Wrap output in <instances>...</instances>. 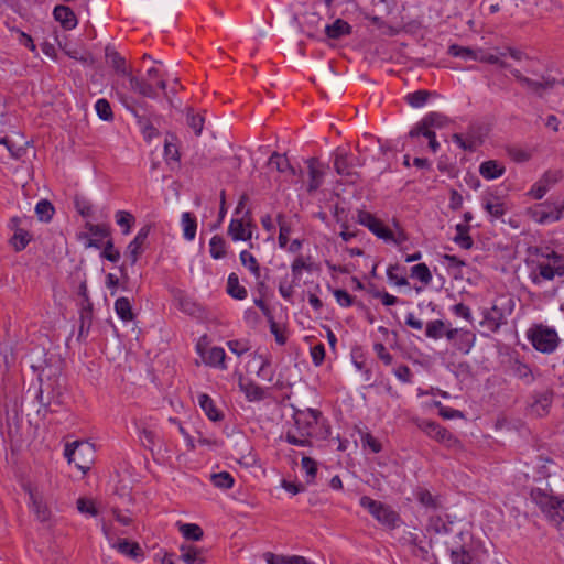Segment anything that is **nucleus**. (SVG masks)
<instances>
[{"label":"nucleus","instance_id":"nucleus-3","mask_svg":"<svg viewBox=\"0 0 564 564\" xmlns=\"http://www.w3.org/2000/svg\"><path fill=\"white\" fill-rule=\"evenodd\" d=\"M555 276H564V256L555 251L541 253L533 262L530 279L534 284L552 281Z\"/></svg>","mask_w":564,"mask_h":564},{"label":"nucleus","instance_id":"nucleus-42","mask_svg":"<svg viewBox=\"0 0 564 564\" xmlns=\"http://www.w3.org/2000/svg\"><path fill=\"white\" fill-rule=\"evenodd\" d=\"M448 52L451 55L463 58L465 61H478L479 50L475 51L469 47H464L454 44L449 46Z\"/></svg>","mask_w":564,"mask_h":564},{"label":"nucleus","instance_id":"nucleus-56","mask_svg":"<svg viewBox=\"0 0 564 564\" xmlns=\"http://www.w3.org/2000/svg\"><path fill=\"white\" fill-rule=\"evenodd\" d=\"M279 228H280L279 245H280L281 248H285L288 246V242H289V237H290V234H291V228L284 221V219L282 217H279Z\"/></svg>","mask_w":564,"mask_h":564},{"label":"nucleus","instance_id":"nucleus-15","mask_svg":"<svg viewBox=\"0 0 564 564\" xmlns=\"http://www.w3.org/2000/svg\"><path fill=\"white\" fill-rule=\"evenodd\" d=\"M446 338L460 351L467 354L476 341V335L468 329L451 328L446 332Z\"/></svg>","mask_w":564,"mask_h":564},{"label":"nucleus","instance_id":"nucleus-59","mask_svg":"<svg viewBox=\"0 0 564 564\" xmlns=\"http://www.w3.org/2000/svg\"><path fill=\"white\" fill-rule=\"evenodd\" d=\"M292 273L295 280H300L302 276V272L304 270H310V264L304 260V258H296L291 265Z\"/></svg>","mask_w":564,"mask_h":564},{"label":"nucleus","instance_id":"nucleus-7","mask_svg":"<svg viewBox=\"0 0 564 564\" xmlns=\"http://www.w3.org/2000/svg\"><path fill=\"white\" fill-rule=\"evenodd\" d=\"M459 538L462 545H457L451 550V560L453 564H475L482 561L481 555L486 554V550H480V543L474 542L471 535L460 532Z\"/></svg>","mask_w":564,"mask_h":564},{"label":"nucleus","instance_id":"nucleus-22","mask_svg":"<svg viewBox=\"0 0 564 564\" xmlns=\"http://www.w3.org/2000/svg\"><path fill=\"white\" fill-rule=\"evenodd\" d=\"M502 324H505V314L496 304L482 311L481 325L488 330L497 332Z\"/></svg>","mask_w":564,"mask_h":564},{"label":"nucleus","instance_id":"nucleus-9","mask_svg":"<svg viewBox=\"0 0 564 564\" xmlns=\"http://www.w3.org/2000/svg\"><path fill=\"white\" fill-rule=\"evenodd\" d=\"M529 216L538 224L546 225L558 221L564 216V199H549L529 208Z\"/></svg>","mask_w":564,"mask_h":564},{"label":"nucleus","instance_id":"nucleus-51","mask_svg":"<svg viewBox=\"0 0 564 564\" xmlns=\"http://www.w3.org/2000/svg\"><path fill=\"white\" fill-rule=\"evenodd\" d=\"M116 221L117 224L123 228V234L127 235L130 232L131 226L134 221L133 216L124 210H118L116 213Z\"/></svg>","mask_w":564,"mask_h":564},{"label":"nucleus","instance_id":"nucleus-33","mask_svg":"<svg viewBox=\"0 0 564 564\" xmlns=\"http://www.w3.org/2000/svg\"><path fill=\"white\" fill-rule=\"evenodd\" d=\"M351 26L344 20L337 19L334 23L325 26V33L329 39H340L350 34Z\"/></svg>","mask_w":564,"mask_h":564},{"label":"nucleus","instance_id":"nucleus-46","mask_svg":"<svg viewBox=\"0 0 564 564\" xmlns=\"http://www.w3.org/2000/svg\"><path fill=\"white\" fill-rule=\"evenodd\" d=\"M210 480L215 487L220 489H229L234 486L235 482L234 477L227 471L213 474L210 476Z\"/></svg>","mask_w":564,"mask_h":564},{"label":"nucleus","instance_id":"nucleus-58","mask_svg":"<svg viewBox=\"0 0 564 564\" xmlns=\"http://www.w3.org/2000/svg\"><path fill=\"white\" fill-rule=\"evenodd\" d=\"M399 268L397 265H390L387 269V276L390 282H393L398 286L408 285V280L403 275L398 274Z\"/></svg>","mask_w":564,"mask_h":564},{"label":"nucleus","instance_id":"nucleus-21","mask_svg":"<svg viewBox=\"0 0 564 564\" xmlns=\"http://www.w3.org/2000/svg\"><path fill=\"white\" fill-rule=\"evenodd\" d=\"M150 227L144 226L142 227L134 239L128 245L126 256L130 260L131 264H134L140 254L143 251V245L149 236Z\"/></svg>","mask_w":564,"mask_h":564},{"label":"nucleus","instance_id":"nucleus-28","mask_svg":"<svg viewBox=\"0 0 564 564\" xmlns=\"http://www.w3.org/2000/svg\"><path fill=\"white\" fill-rule=\"evenodd\" d=\"M106 62L111 66L118 74L128 76L130 78L131 72L129 70L126 59L111 47H106Z\"/></svg>","mask_w":564,"mask_h":564},{"label":"nucleus","instance_id":"nucleus-61","mask_svg":"<svg viewBox=\"0 0 564 564\" xmlns=\"http://www.w3.org/2000/svg\"><path fill=\"white\" fill-rule=\"evenodd\" d=\"M311 357L315 366H321L325 358V347L323 344H316L311 347Z\"/></svg>","mask_w":564,"mask_h":564},{"label":"nucleus","instance_id":"nucleus-52","mask_svg":"<svg viewBox=\"0 0 564 564\" xmlns=\"http://www.w3.org/2000/svg\"><path fill=\"white\" fill-rule=\"evenodd\" d=\"M429 530L437 534H446L451 531V525L446 523L441 517H431L429 522Z\"/></svg>","mask_w":564,"mask_h":564},{"label":"nucleus","instance_id":"nucleus-41","mask_svg":"<svg viewBox=\"0 0 564 564\" xmlns=\"http://www.w3.org/2000/svg\"><path fill=\"white\" fill-rule=\"evenodd\" d=\"M447 330L443 321L435 319L426 324L425 335L432 339H440L444 335L446 336Z\"/></svg>","mask_w":564,"mask_h":564},{"label":"nucleus","instance_id":"nucleus-43","mask_svg":"<svg viewBox=\"0 0 564 564\" xmlns=\"http://www.w3.org/2000/svg\"><path fill=\"white\" fill-rule=\"evenodd\" d=\"M253 360L258 361L259 364L257 376L262 380L271 381L273 378V373L269 369L270 360L263 355H254Z\"/></svg>","mask_w":564,"mask_h":564},{"label":"nucleus","instance_id":"nucleus-25","mask_svg":"<svg viewBox=\"0 0 564 564\" xmlns=\"http://www.w3.org/2000/svg\"><path fill=\"white\" fill-rule=\"evenodd\" d=\"M334 166L336 172L343 176H352V167L355 166L354 158L344 149H337L334 158Z\"/></svg>","mask_w":564,"mask_h":564},{"label":"nucleus","instance_id":"nucleus-6","mask_svg":"<svg viewBox=\"0 0 564 564\" xmlns=\"http://www.w3.org/2000/svg\"><path fill=\"white\" fill-rule=\"evenodd\" d=\"M531 499L553 525L564 528V499L549 496L541 489H533Z\"/></svg>","mask_w":564,"mask_h":564},{"label":"nucleus","instance_id":"nucleus-8","mask_svg":"<svg viewBox=\"0 0 564 564\" xmlns=\"http://www.w3.org/2000/svg\"><path fill=\"white\" fill-rule=\"evenodd\" d=\"M94 446L88 442L75 441L66 444L64 455L69 464L86 473L94 462Z\"/></svg>","mask_w":564,"mask_h":564},{"label":"nucleus","instance_id":"nucleus-5","mask_svg":"<svg viewBox=\"0 0 564 564\" xmlns=\"http://www.w3.org/2000/svg\"><path fill=\"white\" fill-rule=\"evenodd\" d=\"M527 338L534 349L543 354L554 352L561 343L556 329L542 323L532 324L527 330Z\"/></svg>","mask_w":564,"mask_h":564},{"label":"nucleus","instance_id":"nucleus-54","mask_svg":"<svg viewBox=\"0 0 564 564\" xmlns=\"http://www.w3.org/2000/svg\"><path fill=\"white\" fill-rule=\"evenodd\" d=\"M228 349L237 355L242 356L245 352L249 351L251 346L248 340L241 339V340H229L227 343Z\"/></svg>","mask_w":564,"mask_h":564},{"label":"nucleus","instance_id":"nucleus-18","mask_svg":"<svg viewBox=\"0 0 564 564\" xmlns=\"http://www.w3.org/2000/svg\"><path fill=\"white\" fill-rule=\"evenodd\" d=\"M561 178L562 173L560 171H547L538 182L533 184L529 194L534 199H541Z\"/></svg>","mask_w":564,"mask_h":564},{"label":"nucleus","instance_id":"nucleus-36","mask_svg":"<svg viewBox=\"0 0 564 564\" xmlns=\"http://www.w3.org/2000/svg\"><path fill=\"white\" fill-rule=\"evenodd\" d=\"M181 225L183 230V237L187 241L194 240L197 230V223L195 217L188 212L183 213L181 217Z\"/></svg>","mask_w":564,"mask_h":564},{"label":"nucleus","instance_id":"nucleus-27","mask_svg":"<svg viewBox=\"0 0 564 564\" xmlns=\"http://www.w3.org/2000/svg\"><path fill=\"white\" fill-rule=\"evenodd\" d=\"M505 172V164L496 160L485 161L479 166L480 175L488 181L499 178L500 176L503 175Z\"/></svg>","mask_w":564,"mask_h":564},{"label":"nucleus","instance_id":"nucleus-55","mask_svg":"<svg viewBox=\"0 0 564 564\" xmlns=\"http://www.w3.org/2000/svg\"><path fill=\"white\" fill-rule=\"evenodd\" d=\"M77 509L80 513H85L91 517H95L98 513L94 501L86 498H79L77 500Z\"/></svg>","mask_w":564,"mask_h":564},{"label":"nucleus","instance_id":"nucleus-49","mask_svg":"<svg viewBox=\"0 0 564 564\" xmlns=\"http://www.w3.org/2000/svg\"><path fill=\"white\" fill-rule=\"evenodd\" d=\"M302 468L305 471V477L307 482H313L316 473H317V464L311 457L304 456L301 462Z\"/></svg>","mask_w":564,"mask_h":564},{"label":"nucleus","instance_id":"nucleus-38","mask_svg":"<svg viewBox=\"0 0 564 564\" xmlns=\"http://www.w3.org/2000/svg\"><path fill=\"white\" fill-rule=\"evenodd\" d=\"M241 391L249 401H260L264 398L265 391L253 382H240Z\"/></svg>","mask_w":564,"mask_h":564},{"label":"nucleus","instance_id":"nucleus-34","mask_svg":"<svg viewBox=\"0 0 564 564\" xmlns=\"http://www.w3.org/2000/svg\"><path fill=\"white\" fill-rule=\"evenodd\" d=\"M227 292L236 300H245L248 292L245 286L239 282V278L236 273H230L227 279Z\"/></svg>","mask_w":564,"mask_h":564},{"label":"nucleus","instance_id":"nucleus-37","mask_svg":"<svg viewBox=\"0 0 564 564\" xmlns=\"http://www.w3.org/2000/svg\"><path fill=\"white\" fill-rule=\"evenodd\" d=\"M241 264L250 271L257 281L261 278V270L257 259L247 250H242L239 254Z\"/></svg>","mask_w":564,"mask_h":564},{"label":"nucleus","instance_id":"nucleus-64","mask_svg":"<svg viewBox=\"0 0 564 564\" xmlns=\"http://www.w3.org/2000/svg\"><path fill=\"white\" fill-rule=\"evenodd\" d=\"M333 294L340 306L349 307L352 304V296L347 291L335 290Z\"/></svg>","mask_w":564,"mask_h":564},{"label":"nucleus","instance_id":"nucleus-24","mask_svg":"<svg viewBox=\"0 0 564 564\" xmlns=\"http://www.w3.org/2000/svg\"><path fill=\"white\" fill-rule=\"evenodd\" d=\"M29 497L31 510L35 513L36 518L44 522L50 519L51 512L43 498V495L36 489H29Z\"/></svg>","mask_w":564,"mask_h":564},{"label":"nucleus","instance_id":"nucleus-29","mask_svg":"<svg viewBox=\"0 0 564 564\" xmlns=\"http://www.w3.org/2000/svg\"><path fill=\"white\" fill-rule=\"evenodd\" d=\"M53 15L66 30H72L77 25L75 13L66 6H56L53 11Z\"/></svg>","mask_w":564,"mask_h":564},{"label":"nucleus","instance_id":"nucleus-31","mask_svg":"<svg viewBox=\"0 0 564 564\" xmlns=\"http://www.w3.org/2000/svg\"><path fill=\"white\" fill-rule=\"evenodd\" d=\"M12 227L15 228L14 235L11 238V245L15 251L23 250L31 240L30 234L21 228H18L19 219H11Z\"/></svg>","mask_w":564,"mask_h":564},{"label":"nucleus","instance_id":"nucleus-50","mask_svg":"<svg viewBox=\"0 0 564 564\" xmlns=\"http://www.w3.org/2000/svg\"><path fill=\"white\" fill-rule=\"evenodd\" d=\"M95 109H96L98 117L105 121H109L113 117L110 104L108 102V100H106L104 98L98 99L96 101Z\"/></svg>","mask_w":564,"mask_h":564},{"label":"nucleus","instance_id":"nucleus-1","mask_svg":"<svg viewBox=\"0 0 564 564\" xmlns=\"http://www.w3.org/2000/svg\"><path fill=\"white\" fill-rule=\"evenodd\" d=\"M329 430L321 412L306 409L294 414V427L286 432L285 440L295 446L311 445L312 437L326 438Z\"/></svg>","mask_w":564,"mask_h":564},{"label":"nucleus","instance_id":"nucleus-45","mask_svg":"<svg viewBox=\"0 0 564 564\" xmlns=\"http://www.w3.org/2000/svg\"><path fill=\"white\" fill-rule=\"evenodd\" d=\"M551 403H552L551 394H549L546 392L542 393L536 397L535 401L532 404V410L536 415L542 416L549 411Z\"/></svg>","mask_w":564,"mask_h":564},{"label":"nucleus","instance_id":"nucleus-40","mask_svg":"<svg viewBox=\"0 0 564 564\" xmlns=\"http://www.w3.org/2000/svg\"><path fill=\"white\" fill-rule=\"evenodd\" d=\"M115 311L122 321H132V306L128 297H119L115 302Z\"/></svg>","mask_w":564,"mask_h":564},{"label":"nucleus","instance_id":"nucleus-44","mask_svg":"<svg viewBox=\"0 0 564 564\" xmlns=\"http://www.w3.org/2000/svg\"><path fill=\"white\" fill-rule=\"evenodd\" d=\"M411 276L419 280L424 285H427L432 281V274L425 263H419L411 268Z\"/></svg>","mask_w":564,"mask_h":564},{"label":"nucleus","instance_id":"nucleus-60","mask_svg":"<svg viewBox=\"0 0 564 564\" xmlns=\"http://www.w3.org/2000/svg\"><path fill=\"white\" fill-rule=\"evenodd\" d=\"M267 564H291L292 555H281L267 552L263 554Z\"/></svg>","mask_w":564,"mask_h":564},{"label":"nucleus","instance_id":"nucleus-39","mask_svg":"<svg viewBox=\"0 0 564 564\" xmlns=\"http://www.w3.org/2000/svg\"><path fill=\"white\" fill-rule=\"evenodd\" d=\"M209 253L210 256L218 260L223 259L227 254V245L223 237L220 236H213L209 241Z\"/></svg>","mask_w":564,"mask_h":564},{"label":"nucleus","instance_id":"nucleus-53","mask_svg":"<svg viewBox=\"0 0 564 564\" xmlns=\"http://www.w3.org/2000/svg\"><path fill=\"white\" fill-rule=\"evenodd\" d=\"M101 257L113 263L120 260V252L115 248L111 239H108L104 245Z\"/></svg>","mask_w":564,"mask_h":564},{"label":"nucleus","instance_id":"nucleus-16","mask_svg":"<svg viewBox=\"0 0 564 564\" xmlns=\"http://www.w3.org/2000/svg\"><path fill=\"white\" fill-rule=\"evenodd\" d=\"M357 220L360 225L367 227L378 238L384 240L390 238V229L369 212L361 210L358 213Z\"/></svg>","mask_w":564,"mask_h":564},{"label":"nucleus","instance_id":"nucleus-62","mask_svg":"<svg viewBox=\"0 0 564 564\" xmlns=\"http://www.w3.org/2000/svg\"><path fill=\"white\" fill-rule=\"evenodd\" d=\"M394 376L404 383H410L412 381V372L410 368L405 365H400L393 369Z\"/></svg>","mask_w":564,"mask_h":564},{"label":"nucleus","instance_id":"nucleus-35","mask_svg":"<svg viewBox=\"0 0 564 564\" xmlns=\"http://www.w3.org/2000/svg\"><path fill=\"white\" fill-rule=\"evenodd\" d=\"M176 527L180 533L186 539L191 541H200L203 539L204 532L198 524L195 523H183L178 521Z\"/></svg>","mask_w":564,"mask_h":564},{"label":"nucleus","instance_id":"nucleus-30","mask_svg":"<svg viewBox=\"0 0 564 564\" xmlns=\"http://www.w3.org/2000/svg\"><path fill=\"white\" fill-rule=\"evenodd\" d=\"M307 167L310 176L308 191L313 192L321 186L324 172L322 164L316 159H310L307 161Z\"/></svg>","mask_w":564,"mask_h":564},{"label":"nucleus","instance_id":"nucleus-4","mask_svg":"<svg viewBox=\"0 0 564 564\" xmlns=\"http://www.w3.org/2000/svg\"><path fill=\"white\" fill-rule=\"evenodd\" d=\"M445 118L438 113L432 112L425 116L419 123H416L408 134V142L415 145H421V138L429 141V148L433 153L440 149V143L436 140V134L432 128H441Z\"/></svg>","mask_w":564,"mask_h":564},{"label":"nucleus","instance_id":"nucleus-32","mask_svg":"<svg viewBox=\"0 0 564 564\" xmlns=\"http://www.w3.org/2000/svg\"><path fill=\"white\" fill-rule=\"evenodd\" d=\"M197 401H198L199 406L202 408V410L205 412V414L207 415V417L210 421L217 422V421L221 420L223 415L217 410L214 401L212 400V398L209 395H207L205 393H200L197 397Z\"/></svg>","mask_w":564,"mask_h":564},{"label":"nucleus","instance_id":"nucleus-10","mask_svg":"<svg viewBox=\"0 0 564 564\" xmlns=\"http://www.w3.org/2000/svg\"><path fill=\"white\" fill-rule=\"evenodd\" d=\"M130 87L133 91L149 98H155L158 93L156 88L164 90L166 83L164 77L160 74L156 67H151L147 72L145 79H139L130 76Z\"/></svg>","mask_w":564,"mask_h":564},{"label":"nucleus","instance_id":"nucleus-19","mask_svg":"<svg viewBox=\"0 0 564 564\" xmlns=\"http://www.w3.org/2000/svg\"><path fill=\"white\" fill-rule=\"evenodd\" d=\"M180 558L185 564H205L208 550L193 544L183 543L180 545Z\"/></svg>","mask_w":564,"mask_h":564},{"label":"nucleus","instance_id":"nucleus-14","mask_svg":"<svg viewBox=\"0 0 564 564\" xmlns=\"http://www.w3.org/2000/svg\"><path fill=\"white\" fill-rule=\"evenodd\" d=\"M228 235L234 241H247L252 237V224L249 216L246 214L242 217L232 218L229 227Z\"/></svg>","mask_w":564,"mask_h":564},{"label":"nucleus","instance_id":"nucleus-63","mask_svg":"<svg viewBox=\"0 0 564 564\" xmlns=\"http://www.w3.org/2000/svg\"><path fill=\"white\" fill-rule=\"evenodd\" d=\"M373 350L377 354L378 358L383 361L386 365H391L393 357L392 355L387 350L383 344L377 343L373 345Z\"/></svg>","mask_w":564,"mask_h":564},{"label":"nucleus","instance_id":"nucleus-48","mask_svg":"<svg viewBox=\"0 0 564 564\" xmlns=\"http://www.w3.org/2000/svg\"><path fill=\"white\" fill-rule=\"evenodd\" d=\"M429 91L426 90H417L411 94H408L405 100L413 108L423 107L429 98Z\"/></svg>","mask_w":564,"mask_h":564},{"label":"nucleus","instance_id":"nucleus-2","mask_svg":"<svg viewBox=\"0 0 564 564\" xmlns=\"http://www.w3.org/2000/svg\"><path fill=\"white\" fill-rule=\"evenodd\" d=\"M478 62L497 65L503 69H510L512 76L517 79V82H519V84L522 87L527 88L528 90L539 96H542L545 91L550 89H554L556 85L560 84L554 78L549 77L543 78L542 80H533L522 75L520 70L511 69L509 64L505 62L503 56H501V52L490 53L479 50Z\"/></svg>","mask_w":564,"mask_h":564},{"label":"nucleus","instance_id":"nucleus-23","mask_svg":"<svg viewBox=\"0 0 564 564\" xmlns=\"http://www.w3.org/2000/svg\"><path fill=\"white\" fill-rule=\"evenodd\" d=\"M268 166L271 171H278L285 181H292L295 176V170L290 165L285 155L273 153L269 159Z\"/></svg>","mask_w":564,"mask_h":564},{"label":"nucleus","instance_id":"nucleus-17","mask_svg":"<svg viewBox=\"0 0 564 564\" xmlns=\"http://www.w3.org/2000/svg\"><path fill=\"white\" fill-rule=\"evenodd\" d=\"M419 427L430 437L440 443L446 444L447 446H452L456 443L454 436L436 422L424 420L419 423Z\"/></svg>","mask_w":564,"mask_h":564},{"label":"nucleus","instance_id":"nucleus-47","mask_svg":"<svg viewBox=\"0 0 564 564\" xmlns=\"http://www.w3.org/2000/svg\"><path fill=\"white\" fill-rule=\"evenodd\" d=\"M35 213L40 220L48 221L53 217L54 207L48 200H40L35 206Z\"/></svg>","mask_w":564,"mask_h":564},{"label":"nucleus","instance_id":"nucleus-20","mask_svg":"<svg viewBox=\"0 0 564 564\" xmlns=\"http://www.w3.org/2000/svg\"><path fill=\"white\" fill-rule=\"evenodd\" d=\"M101 530L106 539L116 547L121 554L137 558L141 554V547L138 543L129 542L128 540H119L117 543H112V535L109 527L102 523Z\"/></svg>","mask_w":564,"mask_h":564},{"label":"nucleus","instance_id":"nucleus-26","mask_svg":"<svg viewBox=\"0 0 564 564\" xmlns=\"http://www.w3.org/2000/svg\"><path fill=\"white\" fill-rule=\"evenodd\" d=\"M484 209L490 215L491 218H501L507 212V205L498 196H487L482 199Z\"/></svg>","mask_w":564,"mask_h":564},{"label":"nucleus","instance_id":"nucleus-57","mask_svg":"<svg viewBox=\"0 0 564 564\" xmlns=\"http://www.w3.org/2000/svg\"><path fill=\"white\" fill-rule=\"evenodd\" d=\"M155 433L147 427L140 430V440L144 447L152 449L155 445Z\"/></svg>","mask_w":564,"mask_h":564},{"label":"nucleus","instance_id":"nucleus-13","mask_svg":"<svg viewBox=\"0 0 564 564\" xmlns=\"http://www.w3.org/2000/svg\"><path fill=\"white\" fill-rule=\"evenodd\" d=\"M196 350L202 357L205 365L219 368L227 369V365L225 362L226 352L221 347H205L202 343L196 345Z\"/></svg>","mask_w":564,"mask_h":564},{"label":"nucleus","instance_id":"nucleus-11","mask_svg":"<svg viewBox=\"0 0 564 564\" xmlns=\"http://www.w3.org/2000/svg\"><path fill=\"white\" fill-rule=\"evenodd\" d=\"M359 502L362 508L367 509L382 524L394 527L399 520L398 514L389 506L368 496L361 497Z\"/></svg>","mask_w":564,"mask_h":564},{"label":"nucleus","instance_id":"nucleus-12","mask_svg":"<svg viewBox=\"0 0 564 564\" xmlns=\"http://www.w3.org/2000/svg\"><path fill=\"white\" fill-rule=\"evenodd\" d=\"M85 232L78 234V240L83 242L85 248H101L102 240L108 238L110 235L109 228L106 225H94L91 223H87L85 225Z\"/></svg>","mask_w":564,"mask_h":564}]
</instances>
